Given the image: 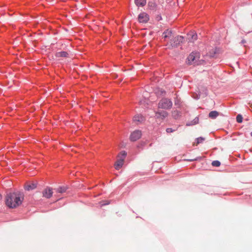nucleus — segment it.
Returning <instances> with one entry per match:
<instances>
[{
    "mask_svg": "<svg viewBox=\"0 0 252 252\" xmlns=\"http://www.w3.org/2000/svg\"><path fill=\"white\" fill-rule=\"evenodd\" d=\"M24 200L23 194L20 192L8 193L5 197V203L10 208H16L21 205Z\"/></svg>",
    "mask_w": 252,
    "mask_h": 252,
    "instance_id": "nucleus-1",
    "label": "nucleus"
},
{
    "mask_svg": "<svg viewBox=\"0 0 252 252\" xmlns=\"http://www.w3.org/2000/svg\"><path fill=\"white\" fill-rule=\"evenodd\" d=\"M199 58V53L192 52L189 55L187 58V63L188 64H198L197 62Z\"/></svg>",
    "mask_w": 252,
    "mask_h": 252,
    "instance_id": "nucleus-2",
    "label": "nucleus"
},
{
    "mask_svg": "<svg viewBox=\"0 0 252 252\" xmlns=\"http://www.w3.org/2000/svg\"><path fill=\"white\" fill-rule=\"evenodd\" d=\"M172 101L167 98L162 99L158 103V108L164 109H168L171 108Z\"/></svg>",
    "mask_w": 252,
    "mask_h": 252,
    "instance_id": "nucleus-3",
    "label": "nucleus"
},
{
    "mask_svg": "<svg viewBox=\"0 0 252 252\" xmlns=\"http://www.w3.org/2000/svg\"><path fill=\"white\" fill-rule=\"evenodd\" d=\"M183 37L182 36H177L170 39V44L172 47H177L183 42Z\"/></svg>",
    "mask_w": 252,
    "mask_h": 252,
    "instance_id": "nucleus-4",
    "label": "nucleus"
},
{
    "mask_svg": "<svg viewBox=\"0 0 252 252\" xmlns=\"http://www.w3.org/2000/svg\"><path fill=\"white\" fill-rule=\"evenodd\" d=\"M141 135V131L139 130H136L131 133L129 138L131 141H135L139 139Z\"/></svg>",
    "mask_w": 252,
    "mask_h": 252,
    "instance_id": "nucleus-5",
    "label": "nucleus"
},
{
    "mask_svg": "<svg viewBox=\"0 0 252 252\" xmlns=\"http://www.w3.org/2000/svg\"><path fill=\"white\" fill-rule=\"evenodd\" d=\"M138 20L139 23H146L149 20V16L145 12H142L138 15Z\"/></svg>",
    "mask_w": 252,
    "mask_h": 252,
    "instance_id": "nucleus-6",
    "label": "nucleus"
},
{
    "mask_svg": "<svg viewBox=\"0 0 252 252\" xmlns=\"http://www.w3.org/2000/svg\"><path fill=\"white\" fill-rule=\"evenodd\" d=\"M43 196L46 198H50L53 194L52 189L47 187L42 192Z\"/></svg>",
    "mask_w": 252,
    "mask_h": 252,
    "instance_id": "nucleus-7",
    "label": "nucleus"
},
{
    "mask_svg": "<svg viewBox=\"0 0 252 252\" xmlns=\"http://www.w3.org/2000/svg\"><path fill=\"white\" fill-rule=\"evenodd\" d=\"M168 116V113L165 111H158L156 112V117L157 118L164 119Z\"/></svg>",
    "mask_w": 252,
    "mask_h": 252,
    "instance_id": "nucleus-8",
    "label": "nucleus"
},
{
    "mask_svg": "<svg viewBox=\"0 0 252 252\" xmlns=\"http://www.w3.org/2000/svg\"><path fill=\"white\" fill-rule=\"evenodd\" d=\"M188 39L189 42H193L197 38V34L194 32H190L188 34Z\"/></svg>",
    "mask_w": 252,
    "mask_h": 252,
    "instance_id": "nucleus-9",
    "label": "nucleus"
},
{
    "mask_svg": "<svg viewBox=\"0 0 252 252\" xmlns=\"http://www.w3.org/2000/svg\"><path fill=\"white\" fill-rule=\"evenodd\" d=\"M124 161H123V159H118L116 162H115L114 164L115 168L116 170L120 169L123 165L124 164Z\"/></svg>",
    "mask_w": 252,
    "mask_h": 252,
    "instance_id": "nucleus-10",
    "label": "nucleus"
},
{
    "mask_svg": "<svg viewBox=\"0 0 252 252\" xmlns=\"http://www.w3.org/2000/svg\"><path fill=\"white\" fill-rule=\"evenodd\" d=\"M172 31L167 30L163 33L162 36L164 39L170 38L172 37Z\"/></svg>",
    "mask_w": 252,
    "mask_h": 252,
    "instance_id": "nucleus-11",
    "label": "nucleus"
},
{
    "mask_svg": "<svg viewBox=\"0 0 252 252\" xmlns=\"http://www.w3.org/2000/svg\"><path fill=\"white\" fill-rule=\"evenodd\" d=\"M133 120L135 122H142L145 120L144 118L141 115H135L133 119Z\"/></svg>",
    "mask_w": 252,
    "mask_h": 252,
    "instance_id": "nucleus-12",
    "label": "nucleus"
},
{
    "mask_svg": "<svg viewBox=\"0 0 252 252\" xmlns=\"http://www.w3.org/2000/svg\"><path fill=\"white\" fill-rule=\"evenodd\" d=\"M36 188V184L34 183H32L31 184L27 185L25 186L26 190L28 191L35 189Z\"/></svg>",
    "mask_w": 252,
    "mask_h": 252,
    "instance_id": "nucleus-13",
    "label": "nucleus"
},
{
    "mask_svg": "<svg viewBox=\"0 0 252 252\" xmlns=\"http://www.w3.org/2000/svg\"><path fill=\"white\" fill-rule=\"evenodd\" d=\"M134 2L137 6H144L146 4V0H134Z\"/></svg>",
    "mask_w": 252,
    "mask_h": 252,
    "instance_id": "nucleus-14",
    "label": "nucleus"
},
{
    "mask_svg": "<svg viewBox=\"0 0 252 252\" xmlns=\"http://www.w3.org/2000/svg\"><path fill=\"white\" fill-rule=\"evenodd\" d=\"M219 116V113L216 111H213L209 114V117L211 119H215Z\"/></svg>",
    "mask_w": 252,
    "mask_h": 252,
    "instance_id": "nucleus-15",
    "label": "nucleus"
},
{
    "mask_svg": "<svg viewBox=\"0 0 252 252\" xmlns=\"http://www.w3.org/2000/svg\"><path fill=\"white\" fill-rule=\"evenodd\" d=\"M68 54L64 51L58 52L56 54V57H67Z\"/></svg>",
    "mask_w": 252,
    "mask_h": 252,
    "instance_id": "nucleus-16",
    "label": "nucleus"
},
{
    "mask_svg": "<svg viewBox=\"0 0 252 252\" xmlns=\"http://www.w3.org/2000/svg\"><path fill=\"white\" fill-rule=\"evenodd\" d=\"M126 153L125 151H123L121 152L120 154L118 156L117 158H118V159H122L123 161L124 162V160L126 157Z\"/></svg>",
    "mask_w": 252,
    "mask_h": 252,
    "instance_id": "nucleus-17",
    "label": "nucleus"
},
{
    "mask_svg": "<svg viewBox=\"0 0 252 252\" xmlns=\"http://www.w3.org/2000/svg\"><path fill=\"white\" fill-rule=\"evenodd\" d=\"M181 116V113L178 111H174L172 112V116L176 119Z\"/></svg>",
    "mask_w": 252,
    "mask_h": 252,
    "instance_id": "nucleus-18",
    "label": "nucleus"
},
{
    "mask_svg": "<svg viewBox=\"0 0 252 252\" xmlns=\"http://www.w3.org/2000/svg\"><path fill=\"white\" fill-rule=\"evenodd\" d=\"M204 140V138L203 137H199L196 139V142L193 144V145H197L199 143H202Z\"/></svg>",
    "mask_w": 252,
    "mask_h": 252,
    "instance_id": "nucleus-19",
    "label": "nucleus"
},
{
    "mask_svg": "<svg viewBox=\"0 0 252 252\" xmlns=\"http://www.w3.org/2000/svg\"><path fill=\"white\" fill-rule=\"evenodd\" d=\"M66 190V188L64 187H60L57 189V191L59 193L64 192Z\"/></svg>",
    "mask_w": 252,
    "mask_h": 252,
    "instance_id": "nucleus-20",
    "label": "nucleus"
},
{
    "mask_svg": "<svg viewBox=\"0 0 252 252\" xmlns=\"http://www.w3.org/2000/svg\"><path fill=\"white\" fill-rule=\"evenodd\" d=\"M212 165L214 166L219 167L220 165V162L218 160L213 161L212 162Z\"/></svg>",
    "mask_w": 252,
    "mask_h": 252,
    "instance_id": "nucleus-21",
    "label": "nucleus"
},
{
    "mask_svg": "<svg viewBox=\"0 0 252 252\" xmlns=\"http://www.w3.org/2000/svg\"><path fill=\"white\" fill-rule=\"evenodd\" d=\"M236 120L238 123H240L242 122V120H243L242 116L240 115H237V116L236 117Z\"/></svg>",
    "mask_w": 252,
    "mask_h": 252,
    "instance_id": "nucleus-22",
    "label": "nucleus"
},
{
    "mask_svg": "<svg viewBox=\"0 0 252 252\" xmlns=\"http://www.w3.org/2000/svg\"><path fill=\"white\" fill-rule=\"evenodd\" d=\"M149 6L152 7V9H154L156 8V4L154 3H148Z\"/></svg>",
    "mask_w": 252,
    "mask_h": 252,
    "instance_id": "nucleus-23",
    "label": "nucleus"
},
{
    "mask_svg": "<svg viewBox=\"0 0 252 252\" xmlns=\"http://www.w3.org/2000/svg\"><path fill=\"white\" fill-rule=\"evenodd\" d=\"M166 131L168 133H170V132H173L174 130H173L171 128H167L166 129Z\"/></svg>",
    "mask_w": 252,
    "mask_h": 252,
    "instance_id": "nucleus-24",
    "label": "nucleus"
},
{
    "mask_svg": "<svg viewBox=\"0 0 252 252\" xmlns=\"http://www.w3.org/2000/svg\"><path fill=\"white\" fill-rule=\"evenodd\" d=\"M2 198V195L1 194H0V200Z\"/></svg>",
    "mask_w": 252,
    "mask_h": 252,
    "instance_id": "nucleus-25",
    "label": "nucleus"
},
{
    "mask_svg": "<svg viewBox=\"0 0 252 252\" xmlns=\"http://www.w3.org/2000/svg\"><path fill=\"white\" fill-rule=\"evenodd\" d=\"M250 106L252 108V104H251V105H250Z\"/></svg>",
    "mask_w": 252,
    "mask_h": 252,
    "instance_id": "nucleus-26",
    "label": "nucleus"
},
{
    "mask_svg": "<svg viewBox=\"0 0 252 252\" xmlns=\"http://www.w3.org/2000/svg\"><path fill=\"white\" fill-rule=\"evenodd\" d=\"M251 135L252 136V132H251Z\"/></svg>",
    "mask_w": 252,
    "mask_h": 252,
    "instance_id": "nucleus-27",
    "label": "nucleus"
}]
</instances>
